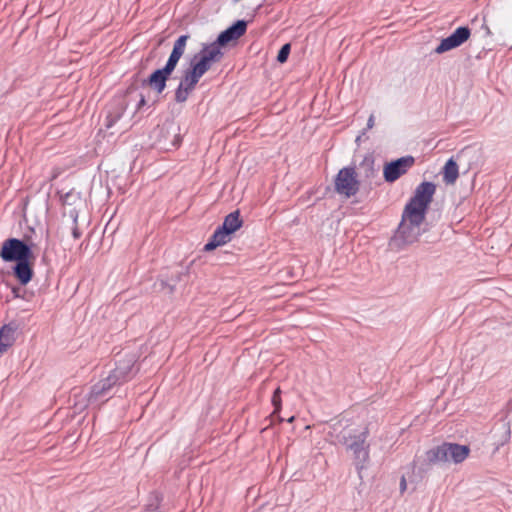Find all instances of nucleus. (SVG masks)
<instances>
[{"label": "nucleus", "instance_id": "obj_1", "mask_svg": "<svg viewBox=\"0 0 512 512\" xmlns=\"http://www.w3.org/2000/svg\"><path fill=\"white\" fill-rule=\"evenodd\" d=\"M435 191V184L422 182L417 186L414 196L405 206L397 233L406 242L411 243L419 236L420 225L425 219L426 211L432 202Z\"/></svg>", "mask_w": 512, "mask_h": 512}, {"label": "nucleus", "instance_id": "obj_2", "mask_svg": "<svg viewBox=\"0 0 512 512\" xmlns=\"http://www.w3.org/2000/svg\"><path fill=\"white\" fill-rule=\"evenodd\" d=\"M189 35L180 36L174 43L169 59L162 69L154 71L147 80L149 87L157 93H162L166 87V81L177 66L178 61L185 52Z\"/></svg>", "mask_w": 512, "mask_h": 512}, {"label": "nucleus", "instance_id": "obj_3", "mask_svg": "<svg viewBox=\"0 0 512 512\" xmlns=\"http://www.w3.org/2000/svg\"><path fill=\"white\" fill-rule=\"evenodd\" d=\"M0 257L6 262L35 260L31 248L17 238H9L3 242Z\"/></svg>", "mask_w": 512, "mask_h": 512}, {"label": "nucleus", "instance_id": "obj_4", "mask_svg": "<svg viewBox=\"0 0 512 512\" xmlns=\"http://www.w3.org/2000/svg\"><path fill=\"white\" fill-rule=\"evenodd\" d=\"M223 51L218 48L217 44L205 45L199 53V56L194 58L191 67L195 69L202 77L212 66V64L219 62L223 58Z\"/></svg>", "mask_w": 512, "mask_h": 512}, {"label": "nucleus", "instance_id": "obj_5", "mask_svg": "<svg viewBox=\"0 0 512 512\" xmlns=\"http://www.w3.org/2000/svg\"><path fill=\"white\" fill-rule=\"evenodd\" d=\"M335 190L338 194L347 198L354 196L359 191V181L353 167L341 169L334 181Z\"/></svg>", "mask_w": 512, "mask_h": 512}, {"label": "nucleus", "instance_id": "obj_6", "mask_svg": "<svg viewBox=\"0 0 512 512\" xmlns=\"http://www.w3.org/2000/svg\"><path fill=\"white\" fill-rule=\"evenodd\" d=\"M131 371L132 365L130 362L124 366H117L107 378L93 386L92 394L99 396L111 389L114 385L128 381L131 378Z\"/></svg>", "mask_w": 512, "mask_h": 512}, {"label": "nucleus", "instance_id": "obj_7", "mask_svg": "<svg viewBox=\"0 0 512 512\" xmlns=\"http://www.w3.org/2000/svg\"><path fill=\"white\" fill-rule=\"evenodd\" d=\"M369 431L365 427L360 433H351L348 431L344 436L347 449L351 450L355 457L367 461L369 459V445L366 444Z\"/></svg>", "mask_w": 512, "mask_h": 512}, {"label": "nucleus", "instance_id": "obj_8", "mask_svg": "<svg viewBox=\"0 0 512 512\" xmlns=\"http://www.w3.org/2000/svg\"><path fill=\"white\" fill-rule=\"evenodd\" d=\"M414 164L412 156L402 157L385 164L383 176L386 182L393 183L404 175Z\"/></svg>", "mask_w": 512, "mask_h": 512}, {"label": "nucleus", "instance_id": "obj_9", "mask_svg": "<svg viewBox=\"0 0 512 512\" xmlns=\"http://www.w3.org/2000/svg\"><path fill=\"white\" fill-rule=\"evenodd\" d=\"M200 78L199 73L190 66V68L184 72L180 84L176 89L175 100L179 103L185 102Z\"/></svg>", "mask_w": 512, "mask_h": 512}, {"label": "nucleus", "instance_id": "obj_10", "mask_svg": "<svg viewBox=\"0 0 512 512\" xmlns=\"http://www.w3.org/2000/svg\"><path fill=\"white\" fill-rule=\"evenodd\" d=\"M247 24L243 20L237 21L234 25L220 33L217 40L212 44H217L218 48L228 44L230 41H234L243 36L246 32Z\"/></svg>", "mask_w": 512, "mask_h": 512}, {"label": "nucleus", "instance_id": "obj_11", "mask_svg": "<svg viewBox=\"0 0 512 512\" xmlns=\"http://www.w3.org/2000/svg\"><path fill=\"white\" fill-rule=\"evenodd\" d=\"M445 462H449V456H447L446 443H443L442 445L426 451L425 457L420 462V465L423 467Z\"/></svg>", "mask_w": 512, "mask_h": 512}, {"label": "nucleus", "instance_id": "obj_12", "mask_svg": "<svg viewBox=\"0 0 512 512\" xmlns=\"http://www.w3.org/2000/svg\"><path fill=\"white\" fill-rule=\"evenodd\" d=\"M35 260H23L17 262L13 269L14 276L22 285H27L33 277V264Z\"/></svg>", "mask_w": 512, "mask_h": 512}, {"label": "nucleus", "instance_id": "obj_13", "mask_svg": "<svg viewBox=\"0 0 512 512\" xmlns=\"http://www.w3.org/2000/svg\"><path fill=\"white\" fill-rule=\"evenodd\" d=\"M17 327L14 324H7L0 328V354L5 353L11 346H13L16 338Z\"/></svg>", "mask_w": 512, "mask_h": 512}, {"label": "nucleus", "instance_id": "obj_14", "mask_svg": "<svg viewBox=\"0 0 512 512\" xmlns=\"http://www.w3.org/2000/svg\"><path fill=\"white\" fill-rule=\"evenodd\" d=\"M446 450L449 461H453L454 463L463 462L470 453L468 446L456 443H446Z\"/></svg>", "mask_w": 512, "mask_h": 512}, {"label": "nucleus", "instance_id": "obj_15", "mask_svg": "<svg viewBox=\"0 0 512 512\" xmlns=\"http://www.w3.org/2000/svg\"><path fill=\"white\" fill-rule=\"evenodd\" d=\"M230 233L222 229L221 227H218L209 241L204 246V251L210 252L214 249H216L219 246H222L226 243H228L231 240Z\"/></svg>", "mask_w": 512, "mask_h": 512}, {"label": "nucleus", "instance_id": "obj_16", "mask_svg": "<svg viewBox=\"0 0 512 512\" xmlns=\"http://www.w3.org/2000/svg\"><path fill=\"white\" fill-rule=\"evenodd\" d=\"M442 173L443 181L448 185H453L459 176L457 163L452 158H450L445 163Z\"/></svg>", "mask_w": 512, "mask_h": 512}, {"label": "nucleus", "instance_id": "obj_17", "mask_svg": "<svg viewBox=\"0 0 512 512\" xmlns=\"http://www.w3.org/2000/svg\"><path fill=\"white\" fill-rule=\"evenodd\" d=\"M242 223L239 211H234L225 217L224 222L220 227L230 234H233L241 228Z\"/></svg>", "mask_w": 512, "mask_h": 512}, {"label": "nucleus", "instance_id": "obj_18", "mask_svg": "<svg viewBox=\"0 0 512 512\" xmlns=\"http://www.w3.org/2000/svg\"><path fill=\"white\" fill-rule=\"evenodd\" d=\"M460 46L454 36L451 34L449 37L443 39L440 44L435 49L436 53L441 54L446 51L452 50L456 47Z\"/></svg>", "mask_w": 512, "mask_h": 512}, {"label": "nucleus", "instance_id": "obj_19", "mask_svg": "<svg viewBox=\"0 0 512 512\" xmlns=\"http://www.w3.org/2000/svg\"><path fill=\"white\" fill-rule=\"evenodd\" d=\"M470 29L468 27H458L452 35L456 39L457 43L459 45L463 44L465 41H467L470 37Z\"/></svg>", "mask_w": 512, "mask_h": 512}, {"label": "nucleus", "instance_id": "obj_20", "mask_svg": "<svg viewBox=\"0 0 512 512\" xmlns=\"http://www.w3.org/2000/svg\"><path fill=\"white\" fill-rule=\"evenodd\" d=\"M281 389L280 387H278L274 393H273V396H272V404L274 406V411H273V414H276L280 411L281 409Z\"/></svg>", "mask_w": 512, "mask_h": 512}, {"label": "nucleus", "instance_id": "obj_21", "mask_svg": "<svg viewBox=\"0 0 512 512\" xmlns=\"http://www.w3.org/2000/svg\"><path fill=\"white\" fill-rule=\"evenodd\" d=\"M290 53V44H285L281 47L278 55H277V60L280 62V63H284L286 62L287 58H288V55Z\"/></svg>", "mask_w": 512, "mask_h": 512}, {"label": "nucleus", "instance_id": "obj_22", "mask_svg": "<svg viewBox=\"0 0 512 512\" xmlns=\"http://www.w3.org/2000/svg\"><path fill=\"white\" fill-rule=\"evenodd\" d=\"M67 169V166H63V165H56L52 168L51 170V175H50V178L49 180L50 181H54L55 179H57L62 173H64Z\"/></svg>", "mask_w": 512, "mask_h": 512}, {"label": "nucleus", "instance_id": "obj_23", "mask_svg": "<svg viewBox=\"0 0 512 512\" xmlns=\"http://www.w3.org/2000/svg\"><path fill=\"white\" fill-rule=\"evenodd\" d=\"M72 235H73V237H74L75 239H78V238H80V236H81V232H80V229H79V227H78V224H77V220H76V219L74 220V227H73V229H72Z\"/></svg>", "mask_w": 512, "mask_h": 512}, {"label": "nucleus", "instance_id": "obj_24", "mask_svg": "<svg viewBox=\"0 0 512 512\" xmlns=\"http://www.w3.org/2000/svg\"><path fill=\"white\" fill-rule=\"evenodd\" d=\"M407 489V483H406V479L404 476H402L401 480H400V491L401 493H404Z\"/></svg>", "mask_w": 512, "mask_h": 512}, {"label": "nucleus", "instance_id": "obj_25", "mask_svg": "<svg viewBox=\"0 0 512 512\" xmlns=\"http://www.w3.org/2000/svg\"><path fill=\"white\" fill-rule=\"evenodd\" d=\"M374 126V116L371 115L368 119V122H367V128L368 129H371L372 127Z\"/></svg>", "mask_w": 512, "mask_h": 512}, {"label": "nucleus", "instance_id": "obj_26", "mask_svg": "<svg viewBox=\"0 0 512 512\" xmlns=\"http://www.w3.org/2000/svg\"><path fill=\"white\" fill-rule=\"evenodd\" d=\"M113 123H114V120H111V121H109V122L107 123V125H106V126H107V127H111V126L113 125Z\"/></svg>", "mask_w": 512, "mask_h": 512}, {"label": "nucleus", "instance_id": "obj_27", "mask_svg": "<svg viewBox=\"0 0 512 512\" xmlns=\"http://www.w3.org/2000/svg\"><path fill=\"white\" fill-rule=\"evenodd\" d=\"M18 290H19L18 288H14V289H13V293H14L16 296H17V294H18Z\"/></svg>", "mask_w": 512, "mask_h": 512}, {"label": "nucleus", "instance_id": "obj_28", "mask_svg": "<svg viewBox=\"0 0 512 512\" xmlns=\"http://www.w3.org/2000/svg\"><path fill=\"white\" fill-rule=\"evenodd\" d=\"M294 419H295V417H294V416H292V417H290V418L288 419V422H290V423H291V422H293V421H294Z\"/></svg>", "mask_w": 512, "mask_h": 512}, {"label": "nucleus", "instance_id": "obj_29", "mask_svg": "<svg viewBox=\"0 0 512 512\" xmlns=\"http://www.w3.org/2000/svg\"><path fill=\"white\" fill-rule=\"evenodd\" d=\"M418 462H420V459H419V458L415 459V460L413 461V464H414V465H416Z\"/></svg>", "mask_w": 512, "mask_h": 512}]
</instances>
